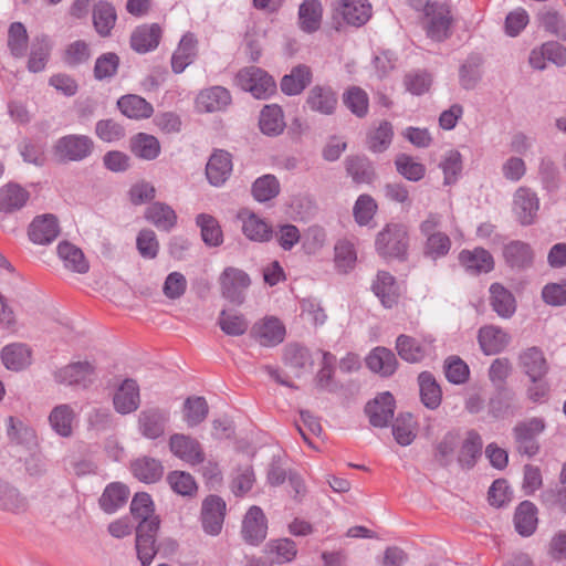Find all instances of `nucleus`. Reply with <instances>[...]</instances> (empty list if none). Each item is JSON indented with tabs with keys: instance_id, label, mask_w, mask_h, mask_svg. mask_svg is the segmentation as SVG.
Instances as JSON below:
<instances>
[{
	"instance_id": "nucleus-54",
	"label": "nucleus",
	"mask_w": 566,
	"mask_h": 566,
	"mask_svg": "<svg viewBox=\"0 0 566 566\" xmlns=\"http://www.w3.org/2000/svg\"><path fill=\"white\" fill-rule=\"evenodd\" d=\"M344 105L357 117L363 118L368 113L369 98L359 86H350L343 94Z\"/></svg>"
},
{
	"instance_id": "nucleus-18",
	"label": "nucleus",
	"mask_w": 566,
	"mask_h": 566,
	"mask_svg": "<svg viewBox=\"0 0 566 566\" xmlns=\"http://www.w3.org/2000/svg\"><path fill=\"white\" fill-rule=\"evenodd\" d=\"M30 200V192L17 182L0 187V214L12 216L23 209Z\"/></svg>"
},
{
	"instance_id": "nucleus-21",
	"label": "nucleus",
	"mask_w": 566,
	"mask_h": 566,
	"mask_svg": "<svg viewBox=\"0 0 566 566\" xmlns=\"http://www.w3.org/2000/svg\"><path fill=\"white\" fill-rule=\"evenodd\" d=\"M161 33L158 23L142 24L130 35V48L139 54L150 52L159 45Z\"/></svg>"
},
{
	"instance_id": "nucleus-20",
	"label": "nucleus",
	"mask_w": 566,
	"mask_h": 566,
	"mask_svg": "<svg viewBox=\"0 0 566 566\" xmlns=\"http://www.w3.org/2000/svg\"><path fill=\"white\" fill-rule=\"evenodd\" d=\"M283 363L296 377L311 373L314 365L310 349L297 343H290L284 347Z\"/></svg>"
},
{
	"instance_id": "nucleus-46",
	"label": "nucleus",
	"mask_w": 566,
	"mask_h": 566,
	"mask_svg": "<svg viewBox=\"0 0 566 566\" xmlns=\"http://www.w3.org/2000/svg\"><path fill=\"white\" fill-rule=\"evenodd\" d=\"M197 40L192 33L185 34L177 51L171 57V69L176 74L184 72V70L192 62L196 55Z\"/></svg>"
},
{
	"instance_id": "nucleus-50",
	"label": "nucleus",
	"mask_w": 566,
	"mask_h": 566,
	"mask_svg": "<svg viewBox=\"0 0 566 566\" xmlns=\"http://www.w3.org/2000/svg\"><path fill=\"white\" fill-rule=\"evenodd\" d=\"M196 223L201 230L202 241L209 247H219L223 242V233L218 220L211 214L200 213Z\"/></svg>"
},
{
	"instance_id": "nucleus-9",
	"label": "nucleus",
	"mask_w": 566,
	"mask_h": 566,
	"mask_svg": "<svg viewBox=\"0 0 566 566\" xmlns=\"http://www.w3.org/2000/svg\"><path fill=\"white\" fill-rule=\"evenodd\" d=\"M502 256L505 265L516 273L530 270L535 261V252L532 245L522 240H511L504 244Z\"/></svg>"
},
{
	"instance_id": "nucleus-62",
	"label": "nucleus",
	"mask_w": 566,
	"mask_h": 566,
	"mask_svg": "<svg viewBox=\"0 0 566 566\" xmlns=\"http://www.w3.org/2000/svg\"><path fill=\"white\" fill-rule=\"evenodd\" d=\"M167 482L174 492L182 496H191L197 492L193 476L185 471H172L167 475Z\"/></svg>"
},
{
	"instance_id": "nucleus-15",
	"label": "nucleus",
	"mask_w": 566,
	"mask_h": 566,
	"mask_svg": "<svg viewBox=\"0 0 566 566\" xmlns=\"http://www.w3.org/2000/svg\"><path fill=\"white\" fill-rule=\"evenodd\" d=\"M169 449L177 458L192 465L205 461V452L200 442L182 433H175L169 439Z\"/></svg>"
},
{
	"instance_id": "nucleus-1",
	"label": "nucleus",
	"mask_w": 566,
	"mask_h": 566,
	"mask_svg": "<svg viewBox=\"0 0 566 566\" xmlns=\"http://www.w3.org/2000/svg\"><path fill=\"white\" fill-rule=\"evenodd\" d=\"M130 514L139 521L135 528L137 557L142 566H149L158 552L156 537L160 527L151 496L146 492L136 493L130 502Z\"/></svg>"
},
{
	"instance_id": "nucleus-14",
	"label": "nucleus",
	"mask_w": 566,
	"mask_h": 566,
	"mask_svg": "<svg viewBox=\"0 0 566 566\" xmlns=\"http://www.w3.org/2000/svg\"><path fill=\"white\" fill-rule=\"evenodd\" d=\"M233 169L232 155L224 149H214L206 165V177L213 187H221Z\"/></svg>"
},
{
	"instance_id": "nucleus-49",
	"label": "nucleus",
	"mask_w": 566,
	"mask_h": 566,
	"mask_svg": "<svg viewBox=\"0 0 566 566\" xmlns=\"http://www.w3.org/2000/svg\"><path fill=\"white\" fill-rule=\"evenodd\" d=\"M417 422L410 412H401L392 423V436L402 447L411 444L416 438Z\"/></svg>"
},
{
	"instance_id": "nucleus-5",
	"label": "nucleus",
	"mask_w": 566,
	"mask_h": 566,
	"mask_svg": "<svg viewBox=\"0 0 566 566\" xmlns=\"http://www.w3.org/2000/svg\"><path fill=\"white\" fill-rule=\"evenodd\" d=\"M95 149L94 140L86 135L70 134L60 137L53 145V155L59 163L82 161Z\"/></svg>"
},
{
	"instance_id": "nucleus-11",
	"label": "nucleus",
	"mask_w": 566,
	"mask_h": 566,
	"mask_svg": "<svg viewBox=\"0 0 566 566\" xmlns=\"http://www.w3.org/2000/svg\"><path fill=\"white\" fill-rule=\"evenodd\" d=\"M285 334L284 324L274 316L255 322L251 328V337L264 347H274L283 343Z\"/></svg>"
},
{
	"instance_id": "nucleus-19",
	"label": "nucleus",
	"mask_w": 566,
	"mask_h": 566,
	"mask_svg": "<svg viewBox=\"0 0 566 566\" xmlns=\"http://www.w3.org/2000/svg\"><path fill=\"white\" fill-rule=\"evenodd\" d=\"M59 233V220L51 213L35 217L28 229L29 239L35 244H50Z\"/></svg>"
},
{
	"instance_id": "nucleus-3",
	"label": "nucleus",
	"mask_w": 566,
	"mask_h": 566,
	"mask_svg": "<svg viewBox=\"0 0 566 566\" xmlns=\"http://www.w3.org/2000/svg\"><path fill=\"white\" fill-rule=\"evenodd\" d=\"M234 83L244 92L251 93L256 99H268L276 92V83L272 75L258 66H245L238 71Z\"/></svg>"
},
{
	"instance_id": "nucleus-8",
	"label": "nucleus",
	"mask_w": 566,
	"mask_h": 566,
	"mask_svg": "<svg viewBox=\"0 0 566 566\" xmlns=\"http://www.w3.org/2000/svg\"><path fill=\"white\" fill-rule=\"evenodd\" d=\"M249 275L237 268H226L220 276L222 296L229 302L241 305L245 300V290L250 286Z\"/></svg>"
},
{
	"instance_id": "nucleus-6",
	"label": "nucleus",
	"mask_w": 566,
	"mask_h": 566,
	"mask_svg": "<svg viewBox=\"0 0 566 566\" xmlns=\"http://www.w3.org/2000/svg\"><path fill=\"white\" fill-rule=\"evenodd\" d=\"M96 378V368L90 361H74L54 373L56 384L88 388Z\"/></svg>"
},
{
	"instance_id": "nucleus-13",
	"label": "nucleus",
	"mask_w": 566,
	"mask_h": 566,
	"mask_svg": "<svg viewBox=\"0 0 566 566\" xmlns=\"http://www.w3.org/2000/svg\"><path fill=\"white\" fill-rule=\"evenodd\" d=\"M338 15L349 25L361 27L371 17V6L367 0H338L334 4L333 19Z\"/></svg>"
},
{
	"instance_id": "nucleus-56",
	"label": "nucleus",
	"mask_w": 566,
	"mask_h": 566,
	"mask_svg": "<svg viewBox=\"0 0 566 566\" xmlns=\"http://www.w3.org/2000/svg\"><path fill=\"white\" fill-rule=\"evenodd\" d=\"M209 407L203 397H188L184 403V419L189 427L201 423L208 415Z\"/></svg>"
},
{
	"instance_id": "nucleus-34",
	"label": "nucleus",
	"mask_w": 566,
	"mask_h": 566,
	"mask_svg": "<svg viewBox=\"0 0 566 566\" xmlns=\"http://www.w3.org/2000/svg\"><path fill=\"white\" fill-rule=\"evenodd\" d=\"M490 305L502 318H510L516 311L514 295L501 283H493L490 286Z\"/></svg>"
},
{
	"instance_id": "nucleus-17",
	"label": "nucleus",
	"mask_w": 566,
	"mask_h": 566,
	"mask_svg": "<svg viewBox=\"0 0 566 566\" xmlns=\"http://www.w3.org/2000/svg\"><path fill=\"white\" fill-rule=\"evenodd\" d=\"M459 263L465 272L471 275L489 273L494 269V259L484 248H474L473 250H462L458 256Z\"/></svg>"
},
{
	"instance_id": "nucleus-16",
	"label": "nucleus",
	"mask_w": 566,
	"mask_h": 566,
	"mask_svg": "<svg viewBox=\"0 0 566 566\" xmlns=\"http://www.w3.org/2000/svg\"><path fill=\"white\" fill-rule=\"evenodd\" d=\"M268 524L263 511L259 506H251L242 522V537L245 543L256 546L266 537Z\"/></svg>"
},
{
	"instance_id": "nucleus-45",
	"label": "nucleus",
	"mask_w": 566,
	"mask_h": 566,
	"mask_svg": "<svg viewBox=\"0 0 566 566\" xmlns=\"http://www.w3.org/2000/svg\"><path fill=\"white\" fill-rule=\"evenodd\" d=\"M130 151L138 158L154 160L160 154V144L155 136L138 133L130 138Z\"/></svg>"
},
{
	"instance_id": "nucleus-64",
	"label": "nucleus",
	"mask_w": 566,
	"mask_h": 566,
	"mask_svg": "<svg viewBox=\"0 0 566 566\" xmlns=\"http://www.w3.org/2000/svg\"><path fill=\"white\" fill-rule=\"evenodd\" d=\"M541 502L552 511L566 513V486L565 484H556L554 488L546 489L541 494Z\"/></svg>"
},
{
	"instance_id": "nucleus-55",
	"label": "nucleus",
	"mask_w": 566,
	"mask_h": 566,
	"mask_svg": "<svg viewBox=\"0 0 566 566\" xmlns=\"http://www.w3.org/2000/svg\"><path fill=\"white\" fill-rule=\"evenodd\" d=\"M443 371L449 382L463 385L470 377L468 364L459 356L452 355L444 359Z\"/></svg>"
},
{
	"instance_id": "nucleus-29",
	"label": "nucleus",
	"mask_w": 566,
	"mask_h": 566,
	"mask_svg": "<svg viewBox=\"0 0 566 566\" xmlns=\"http://www.w3.org/2000/svg\"><path fill=\"white\" fill-rule=\"evenodd\" d=\"M312 70L305 64L294 66L280 83L281 91L287 96L301 94L312 82Z\"/></svg>"
},
{
	"instance_id": "nucleus-59",
	"label": "nucleus",
	"mask_w": 566,
	"mask_h": 566,
	"mask_svg": "<svg viewBox=\"0 0 566 566\" xmlns=\"http://www.w3.org/2000/svg\"><path fill=\"white\" fill-rule=\"evenodd\" d=\"M397 171L410 181H419L426 175V167L421 163L415 161L407 154H398L395 159Z\"/></svg>"
},
{
	"instance_id": "nucleus-31",
	"label": "nucleus",
	"mask_w": 566,
	"mask_h": 566,
	"mask_svg": "<svg viewBox=\"0 0 566 566\" xmlns=\"http://www.w3.org/2000/svg\"><path fill=\"white\" fill-rule=\"evenodd\" d=\"M129 489L120 482H112L106 485L98 499L99 507L107 514H113L123 507L128 497Z\"/></svg>"
},
{
	"instance_id": "nucleus-37",
	"label": "nucleus",
	"mask_w": 566,
	"mask_h": 566,
	"mask_svg": "<svg viewBox=\"0 0 566 566\" xmlns=\"http://www.w3.org/2000/svg\"><path fill=\"white\" fill-rule=\"evenodd\" d=\"M117 107L128 118L145 119L154 113V107L144 97L135 94L124 95L118 98Z\"/></svg>"
},
{
	"instance_id": "nucleus-33",
	"label": "nucleus",
	"mask_w": 566,
	"mask_h": 566,
	"mask_svg": "<svg viewBox=\"0 0 566 566\" xmlns=\"http://www.w3.org/2000/svg\"><path fill=\"white\" fill-rule=\"evenodd\" d=\"M130 471L138 481L155 483L161 479L164 467L159 460L143 455L132 461Z\"/></svg>"
},
{
	"instance_id": "nucleus-61",
	"label": "nucleus",
	"mask_w": 566,
	"mask_h": 566,
	"mask_svg": "<svg viewBox=\"0 0 566 566\" xmlns=\"http://www.w3.org/2000/svg\"><path fill=\"white\" fill-rule=\"evenodd\" d=\"M28 32L21 22L11 23L8 31V46L14 57H22L28 48Z\"/></svg>"
},
{
	"instance_id": "nucleus-57",
	"label": "nucleus",
	"mask_w": 566,
	"mask_h": 566,
	"mask_svg": "<svg viewBox=\"0 0 566 566\" xmlns=\"http://www.w3.org/2000/svg\"><path fill=\"white\" fill-rule=\"evenodd\" d=\"M218 325L229 336H241L249 328V322L242 314L229 313L222 310L218 317Z\"/></svg>"
},
{
	"instance_id": "nucleus-24",
	"label": "nucleus",
	"mask_w": 566,
	"mask_h": 566,
	"mask_svg": "<svg viewBox=\"0 0 566 566\" xmlns=\"http://www.w3.org/2000/svg\"><path fill=\"white\" fill-rule=\"evenodd\" d=\"M337 95L331 86L315 85L306 97V104L313 112L332 115L336 111Z\"/></svg>"
},
{
	"instance_id": "nucleus-58",
	"label": "nucleus",
	"mask_w": 566,
	"mask_h": 566,
	"mask_svg": "<svg viewBox=\"0 0 566 566\" xmlns=\"http://www.w3.org/2000/svg\"><path fill=\"white\" fill-rule=\"evenodd\" d=\"M280 193V182L273 175H264L252 185V195L259 202H265Z\"/></svg>"
},
{
	"instance_id": "nucleus-60",
	"label": "nucleus",
	"mask_w": 566,
	"mask_h": 566,
	"mask_svg": "<svg viewBox=\"0 0 566 566\" xmlns=\"http://www.w3.org/2000/svg\"><path fill=\"white\" fill-rule=\"evenodd\" d=\"M450 249V238L443 232H438L437 234H432L426 238L423 244V255L431 260H438L446 256Z\"/></svg>"
},
{
	"instance_id": "nucleus-53",
	"label": "nucleus",
	"mask_w": 566,
	"mask_h": 566,
	"mask_svg": "<svg viewBox=\"0 0 566 566\" xmlns=\"http://www.w3.org/2000/svg\"><path fill=\"white\" fill-rule=\"evenodd\" d=\"M74 412L67 405L56 406L49 416L52 429L61 437L67 438L72 434V421Z\"/></svg>"
},
{
	"instance_id": "nucleus-52",
	"label": "nucleus",
	"mask_w": 566,
	"mask_h": 566,
	"mask_svg": "<svg viewBox=\"0 0 566 566\" xmlns=\"http://www.w3.org/2000/svg\"><path fill=\"white\" fill-rule=\"evenodd\" d=\"M27 509V500L19 490L9 482L0 479V510L22 512Z\"/></svg>"
},
{
	"instance_id": "nucleus-39",
	"label": "nucleus",
	"mask_w": 566,
	"mask_h": 566,
	"mask_svg": "<svg viewBox=\"0 0 566 566\" xmlns=\"http://www.w3.org/2000/svg\"><path fill=\"white\" fill-rule=\"evenodd\" d=\"M117 20L115 7L107 1H98L93 7V25L103 38L111 35Z\"/></svg>"
},
{
	"instance_id": "nucleus-35",
	"label": "nucleus",
	"mask_w": 566,
	"mask_h": 566,
	"mask_svg": "<svg viewBox=\"0 0 566 566\" xmlns=\"http://www.w3.org/2000/svg\"><path fill=\"white\" fill-rule=\"evenodd\" d=\"M371 290L386 308H391L398 303L396 279L389 272L379 271Z\"/></svg>"
},
{
	"instance_id": "nucleus-41",
	"label": "nucleus",
	"mask_w": 566,
	"mask_h": 566,
	"mask_svg": "<svg viewBox=\"0 0 566 566\" xmlns=\"http://www.w3.org/2000/svg\"><path fill=\"white\" fill-rule=\"evenodd\" d=\"M521 409L514 391H495L489 401V412L494 418H506Z\"/></svg>"
},
{
	"instance_id": "nucleus-32",
	"label": "nucleus",
	"mask_w": 566,
	"mask_h": 566,
	"mask_svg": "<svg viewBox=\"0 0 566 566\" xmlns=\"http://www.w3.org/2000/svg\"><path fill=\"white\" fill-rule=\"evenodd\" d=\"M513 521L515 530L521 536L533 535L538 523L536 505L527 500L521 502L515 510Z\"/></svg>"
},
{
	"instance_id": "nucleus-51",
	"label": "nucleus",
	"mask_w": 566,
	"mask_h": 566,
	"mask_svg": "<svg viewBox=\"0 0 566 566\" xmlns=\"http://www.w3.org/2000/svg\"><path fill=\"white\" fill-rule=\"evenodd\" d=\"M536 20L545 31L566 41V21L556 10L545 7L537 12Z\"/></svg>"
},
{
	"instance_id": "nucleus-42",
	"label": "nucleus",
	"mask_w": 566,
	"mask_h": 566,
	"mask_svg": "<svg viewBox=\"0 0 566 566\" xmlns=\"http://www.w3.org/2000/svg\"><path fill=\"white\" fill-rule=\"evenodd\" d=\"M145 218L157 229L170 231L177 223V214L166 203L154 202L145 211Z\"/></svg>"
},
{
	"instance_id": "nucleus-22",
	"label": "nucleus",
	"mask_w": 566,
	"mask_h": 566,
	"mask_svg": "<svg viewBox=\"0 0 566 566\" xmlns=\"http://www.w3.org/2000/svg\"><path fill=\"white\" fill-rule=\"evenodd\" d=\"M231 102L230 91L223 86H212L202 90L196 98L197 108L206 113L223 111Z\"/></svg>"
},
{
	"instance_id": "nucleus-47",
	"label": "nucleus",
	"mask_w": 566,
	"mask_h": 566,
	"mask_svg": "<svg viewBox=\"0 0 566 566\" xmlns=\"http://www.w3.org/2000/svg\"><path fill=\"white\" fill-rule=\"evenodd\" d=\"M7 437L13 444L30 447L35 443V431L19 418L10 416L6 420Z\"/></svg>"
},
{
	"instance_id": "nucleus-7",
	"label": "nucleus",
	"mask_w": 566,
	"mask_h": 566,
	"mask_svg": "<svg viewBox=\"0 0 566 566\" xmlns=\"http://www.w3.org/2000/svg\"><path fill=\"white\" fill-rule=\"evenodd\" d=\"M395 410L396 399L390 391L379 392L364 408L370 426L375 428L388 427L394 419Z\"/></svg>"
},
{
	"instance_id": "nucleus-12",
	"label": "nucleus",
	"mask_w": 566,
	"mask_h": 566,
	"mask_svg": "<svg viewBox=\"0 0 566 566\" xmlns=\"http://www.w3.org/2000/svg\"><path fill=\"white\" fill-rule=\"evenodd\" d=\"M539 199L533 190L520 187L513 199V212L521 226H531L537 218Z\"/></svg>"
},
{
	"instance_id": "nucleus-2",
	"label": "nucleus",
	"mask_w": 566,
	"mask_h": 566,
	"mask_svg": "<svg viewBox=\"0 0 566 566\" xmlns=\"http://www.w3.org/2000/svg\"><path fill=\"white\" fill-rule=\"evenodd\" d=\"M409 231L403 223H387L375 238V250L384 260H398L405 262L408 259Z\"/></svg>"
},
{
	"instance_id": "nucleus-27",
	"label": "nucleus",
	"mask_w": 566,
	"mask_h": 566,
	"mask_svg": "<svg viewBox=\"0 0 566 566\" xmlns=\"http://www.w3.org/2000/svg\"><path fill=\"white\" fill-rule=\"evenodd\" d=\"M426 18L428 19L427 35L434 41H443L450 35L451 17L449 8L446 4L439 3L433 8V12H429Z\"/></svg>"
},
{
	"instance_id": "nucleus-4",
	"label": "nucleus",
	"mask_w": 566,
	"mask_h": 566,
	"mask_svg": "<svg viewBox=\"0 0 566 566\" xmlns=\"http://www.w3.org/2000/svg\"><path fill=\"white\" fill-rule=\"evenodd\" d=\"M545 429L546 422L543 418L533 417L518 421L512 429L516 452L527 458L537 455L541 450L538 437Z\"/></svg>"
},
{
	"instance_id": "nucleus-43",
	"label": "nucleus",
	"mask_w": 566,
	"mask_h": 566,
	"mask_svg": "<svg viewBox=\"0 0 566 566\" xmlns=\"http://www.w3.org/2000/svg\"><path fill=\"white\" fill-rule=\"evenodd\" d=\"M323 8L318 0H304L298 9L301 29L306 33H313L321 27Z\"/></svg>"
},
{
	"instance_id": "nucleus-26",
	"label": "nucleus",
	"mask_w": 566,
	"mask_h": 566,
	"mask_svg": "<svg viewBox=\"0 0 566 566\" xmlns=\"http://www.w3.org/2000/svg\"><path fill=\"white\" fill-rule=\"evenodd\" d=\"M348 177L356 185L371 184L376 179V170L373 163L364 155L347 156L344 161Z\"/></svg>"
},
{
	"instance_id": "nucleus-40",
	"label": "nucleus",
	"mask_w": 566,
	"mask_h": 566,
	"mask_svg": "<svg viewBox=\"0 0 566 566\" xmlns=\"http://www.w3.org/2000/svg\"><path fill=\"white\" fill-rule=\"evenodd\" d=\"M259 127L264 135L277 136L285 128L284 115L277 104L265 105L259 118Z\"/></svg>"
},
{
	"instance_id": "nucleus-23",
	"label": "nucleus",
	"mask_w": 566,
	"mask_h": 566,
	"mask_svg": "<svg viewBox=\"0 0 566 566\" xmlns=\"http://www.w3.org/2000/svg\"><path fill=\"white\" fill-rule=\"evenodd\" d=\"M368 369L381 377H390L398 367V359L395 353L386 347L378 346L370 350L365 358Z\"/></svg>"
},
{
	"instance_id": "nucleus-48",
	"label": "nucleus",
	"mask_w": 566,
	"mask_h": 566,
	"mask_svg": "<svg viewBox=\"0 0 566 566\" xmlns=\"http://www.w3.org/2000/svg\"><path fill=\"white\" fill-rule=\"evenodd\" d=\"M396 349L401 359L408 363H419L426 355V347L415 337L401 334L396 339Z\"/></svg>"
},
{
	"instance_id": "nucleus-38",
	"label": "nucleus",
	"mask_w": 566,
	"mask_h": 566,
	"mask_svg": "<svg viewBox=\"0 0 566 566\" xmlns=\"http://www.w3.org/2000/svg\"><path fill=\"white\" fill-rule=\"evenodd\" d=\"M483 441L479 432L469 430L459 454L458 463L462 469H472L482 454Z\"/></svg>"
},
{
	"instance_id": "nucleus-30",
	"label": "nucleus",
	"mask_w": 566,
	"mask_h": 566,
	"mask_svg": "<svg viewBox=\"0 0 566 566\" xmlns=\"http://www.w3.org/2000/svg\"><path fill=\"white\" fill-rule=\"evenodd\" d=\"M167 421L168 413L158 408L142 411L138 419L142 434L153 440L164 434Z\"/></svg>"
},
{
	"instance_id": "nucleus-10",
	"label": "nucleus",
	"mask_w": 566,
	"mask_h": 566,
	"mask_svg": "<svg viewBox=\"0 0 566 566\" xmlns=\"http://www.w3.org/2000/svg\"><path fill=\"white\" fill-rule=\"evenodd\" d=\"M226 502L219 495H208L201 505V524L203 531L212 536L220 534L226 516Z\"/></svg>"
},
{
	"instance_id": "nucleus-44",
	"label": "nucleus",
	"mask_w": 566,
	"mask_h": 566,
	"mask_svg": "<svg viewBox=\"0 0 566 566\" xmlns=\"http://www.w3.org/2000/svg\"><path fill=\"white\" fill-rule=\"evenodd\" d=\"M57 254L64 262L66 269L81 274L86 273L90 269L82 250L69 241L59 243Z\"/></svg>"
},
{
	"instance_id": "nucleus-36",
	"label": "nucleus",
	"mask_w": 566,
	"mask_h": 566,
	"mask_svg": "<svg viewBox=\"0 0 566 566\" xmlns=\"http://www.w3.org/2000/svg\"><path fill=\"white\" fill-rule=\"evenodd\" d=\"M32 352L27 344L12 343L1 350V359L6 368L14 371L24 369L31 364Z\"/></svg>"
},
{
	"instance_id": "nucleus-25",
	"label": "nucleus",
	"mask_w": 566,
	"mask_h": 566,
	"mask_svg": "<svg viewBox=\"0 0 566 566\" xmlns=\"http://www.w3.org/2000/svg\"><path fill=\"white\" fill-rule=\"evenodd\" d=\"M510 340V335L501 327L494 325L483 326L478 333V342L485 355L501 353L509 345Z\"/></svg>"
},
{
	"instance_id": "nucleus-28",
	"label": "nucleus",
	"mask_w": 566,
	"mask_h": 566,
	"mask_svg": "<svg viewBox=\"0 0 566 566\" xmlns=\"http://www.w3.org/2000/svg\"><path fill=\"white\" fill-rule=\"evenodd\" d=\"M520 366L532 382H537L548 371V364L538 347L527 348L520 355Z\"/></svg>"
},
{
	"instance_id": "nucleus-63",
	"label": "nucleus",
	"mask_w": 566,
	"mask_h": 566,
	"mask_svg": "<svg viewBox=\"0 0 566 566\" xmlns=\"http://www.w3.org/2000/svg\"><path fill=\"white\" fill-rule=\"evenodd\" d=\"M119 67V56L114 52H107L99 55L94 65V77L97 81L109 80L114 77Z\"/></svg>"
}]
</instances>
